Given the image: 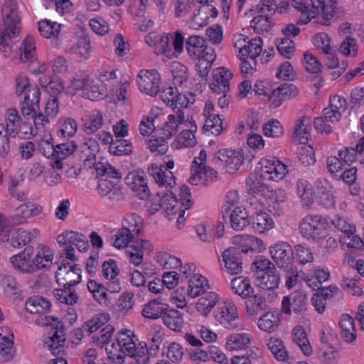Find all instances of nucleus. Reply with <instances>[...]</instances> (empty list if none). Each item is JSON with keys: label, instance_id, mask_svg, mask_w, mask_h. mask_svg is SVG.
Instances as JSON below:
<instances>
[{"label": "nucleus", "instance_id": "obj_56", "mask_svg": "<svg viewBox=\"0 0 364 364\" xmlns=\"http://www.w3.org/2000/svg\"><path fill=\"white\" fill-rule=\"evenodd\" d=\"M336 52V50L334 48V50H329L328 53H326L327 55L326 64L329 68H338V70L333 74L335 77H337L346 69L347 64L343 62L340 65Z\"/></svg>", "mask_w": 364, "mask_h": 364}, {"label": "nucleus", "instance_id": "obj_18", "mask_svg": "<svg viewBox=\"0 0 364 364\" xmlns=\"http://www.w3.org/2000/svg\"><path fill=\"white\" fill-rule=\"evenodd\" d=\"M57 323L53 327V331H51L52 336H48L46 341L45 344L47 345L49 350L55 356L64 354V343L65 341V334L63 333V326Z\"/></svg>", "mask_w": 364, "mask_h": 364}, {"label": "nucleus", "instance_id": "obj_53", "mask_svg": "<svg viewBox=\"0 0 364 364\" xmlns=\"http://www.w3.org/2000/svg\"><path fill=\"white\" fill-rule=\"evenodd\" d=\"M148 149L151 153L162 155L164 154L168 149V144L166 139L161 136L160 137L152 136L147 141Z\"/></svg>", "mask_w": 364, "mask_h": 364}, {"label": "nucleus", "instance_id": "obj_20", "mask_svg": "<svg viewBox=\"0 0 364 364\" xmlns=\"http://www.w3.org/2000/svg\"><path fill=\"white\" fill-rule=\"evenodd\" d=\"M147 171L159 187L173 188L175 186V177L171 171L164 170L155 164H151Z\"/></svg>", "mask_w": 364, "mask_h": 364}, {"label": "nucleus", "instance_id": "obj_21", "mask_svg": "<svg viewBox=\"0 0 364 364\" xmlns=\"http://www.w3.org/2000/svg\"><path fill=\"white\" fill-rule=\"evenodd\" d=\"M311 118L302 116L294 123L293 140L300 144H306L311 138Z\"/></svg>", "mask_w": 364, "mask_h": 364}, {"label": "nucleus", "instance_id": "obj_33", "mask_svg": "<svg viewBox=\"0 0 364 364\" xmlns=\"http://www.w3.org/2000/svg\"><path fill=\"white\" fill-rule=\"evenodd\" d=\"M164 323L171 330L181 331L183 326V314L176 309L165 310L162 316Z\"/></svg>", "mask_w": 364, "mask_h": 364}, {"label": "nucleus", "instance_id": "obj_38", "mask_svg": "<svg viewBox=\"0 0 364 364\" xmlns=\"http://www.w3.org/2000/svg\"><path fill=\"white\" fill-rule=\"evenodd\" d=\"M207 279L199 274H194L188 281V295L195 298L205 294L209 288Z\"/></svg>", "mask_w": 364, "mask_h": 364}, {"label": "nucleus", "instance_id": "obj_3", "mask_svg": "<svg viewBox=\"0 0 364 364\" xmlns=\"http://www.w3.org/2000/svg\"><path fill=\"white\" fill-rule=\"evenodd\" d=\"M138 339L134 333L130 330L122 331L117 336V345L119 350L123 355H117V360L119 364L124 362V355H129L136 360L137 364H149V355L146 346H141V343L136 346V341Z\"/></svg>", "mask_w": 364, "mask_h": 364}, {"label": "nucleus", "instance_id": "obj_41", "mask_svg": "<svg viewBox=\"0 0 364 364\" xmlns=\"http://www.w3.org/2000/svg\"><path fill=\"white\" fill-rule=\"evenodd\" d=\"M50 306L49 301L39 296L31 297L25 304L26 310L31 314H41Z\"/></svg>", "mask_w": 364, "mask_h": 364}, {"label": "nucleus", "instance_id": "obj_13", "mask_svg": "<svg viewBox=\"0 0 364 364\" xmlns=\"http://www.w3.org/2000/svg\"><path fill=\"white\" fill-rule=\"evenodd\" d=\"M215 158L225 166L229 173H234L238 170L244 160L240 151L226 149L219 150L215 154Z\"/></svg>", "mask_w": 364, "mask_h": 364}, {"label": "nucleus", "instance_id": "obj_6", "mask_svg": "<svg viewBox=\"0 0 364 364\" xmlns=\"http://www.w3.org/2000/svg\"><path fill=\"white\" fill-rule=\"evenodd\" d=\"M137 85L141 92L151 97L161 90V78L156 70H141L137 77Z\"/></svg>", "mask_w": 364, "mask_h": 364}, {"label": "nucleus", "instance_id": "obj_45", "mask_svg": "<svg viewBox=\"0 0 364 364\" xmlns=\"http://www.w3.org/2000/svg\"><path fill=\"white\" fill-rule=\"evenodd\" d=\"M109 151L114 156L129 155L133 151V146L127 139H117L109 145Z\"/></svg>", "mask_w": 364, "mask_h": 364}, {"label": "nucleus", "instance_id": "obj_30", "mask_svg": "<svg viewBox=\"0 0 364 364\" xmlns=\"http://www.w3.org/2000/svg\"><path fill=\"white\" fill-rule=\"evenodd\" d=\"M225 217V218H226ZM230 225L237 231L242 230L250 224L249 215L247 210L242 207L234 208L229 213Z\"/></svg>", "mask_w": 364, "mask_h": 364}, {"label": "nucleus", "instance_id": "obj_7", "mask_svg": "<svg viewBox=\"0 0 364 364\" xmlns=\"http://www.w3.org/2000/svg\"><path fill=\"white\" fill-rule=\"evenodd\" d=\"M109 318V316L107 313L96 314L92 318V343L100 348L109 343L114 331L113 326L110 325L99 330L108 321Z\"/></svg>", "mask_w": 364, "mask_h": 364}, {"label": "nucleus", "instance_id": "obj_44", "mask_svg": "<svg viewBox=\"0 0 364 364\" xmlns=\"http://www.w3.org/2000/svg\"><path fill=\"white\" fill-rule=\"evenodd\" d=\"M92 298L102 307H109L112 305L107 289L94 281H92Z\"/></svg>", "mask_w": 364, "mask_h": 364}, {"label": "nucleus", "instance_id": "obj_35", "mask_svg": "<svg viewBox=\"0 0 364 364\" xmlns=\"http://www.w3.org/2000/svg\"><path fill=\"white\" fill-rule=\"evenodd\" d=\"M167 308H168L167 304L158 299H154L144 305L141 314L147 318L157 319L163 316Z\"/></svg>", "mask_w": 364, "mask_h": 364}, {"label": "nucleus", "instance_id": "obj_4", "mask_svg": "<svg viewBox=\"0 0 364 364\" xmlns=\"http://www.w3.org/2000/svg\"><path fill=\"white\" fill-rule=\"evenodd\" d=\"M327 220L320 215L309 214L299 223L300 235L305 239L318 241L326 233Z\"/></svg>", "mask_w": 364, "mask_h": 364}, {"label": "nucleus", "instance_id": "obj_43", "mask_svg": "<svg viewBox=\"0 0 364 364\" xmlns=\"http://www.w3.org/2000/svg\"><path fill=\"white\" fill-rule=\"evenodd\" d=\"M274 221L272 217L265 212L259 211L253 218V228L256 232L262 233L273 228Z\"/></svg>", "mask_w": 364, "mask_h": 364}, {"label": "nucleus", "instance_id": "obj_46", "mask_svg": "<svg viewBox=\"0 0 364 364\" xmlns=\"http://www.w3.org/2000/svg\"><path fill=\"white\" fill-rule=\"evenodd\" d=\"M262 173L260 174H251L246 179V185L248 193L252 194H262L267 189L266 185L263 183Z\"/></svg>", "mask_w": 364, "mask_h": 364}, {"label": "nucleus", "instance_id": "obj_59", "mask_svg": "<svg viewBox=\"0 0 364 364\" xmlns=\"http://www.w3.org/2000/svg\"><path fill=\"white\" fill-rule=\"evenodd\" d=\"M279 53L286 58H291L295 51L294 42L289 38H283L276 42Z\"/></svg>", "mask_w": 364, "mask_h": 364}, {"label": "nucleus", "instance_id": "obj_54", "mask_svg": "<svg viewBox=\"0 0 364 364\" xmlns=\"http://www.w3.org/2000/svg\"><path fill=\"white\" fill-rule=\"evenodd\" d=\"M38 24V31L44 38H49L51 36H56L60 32V24H57L55 22L42 20Z\"/></svg>", "mask_w": 364, "mask_h": 364}, {"label": "nucleus", "instance_id": "obj_8", "mask_svg": "<svg viewBox=\"0 0 364 364\" xmlns=\"http://www.w3.org/2000/svg\"><path fill=\"white\" fill-rule=\"evenodd\" d=\"M56 282L63 287H72L81 281V269L77 264H70L63 259L55 272Z\"/></svg>", "mask_w": 364, "mask_h": 364}, {"label": "nucleus", "instance_id": "obj_28", "mask_svg": "<svg viewBox=\"0 0 364 364\" xmlns=\"http://www.w3.org/2000/svg\"><path fill=\"white\" fill-rule=\"evenodd\" d=\"M246 299V310L250 316L256 317L262 311L267 310L269 307L264 296L259 294H250Z\"/></svg>", "mask_w": 364, "mask_h": 364}, {"label": "nucleus", "instance_id": "obj_22", "mask_svg": "<svg viewBox=\"0 0 364 364\" xmlns=\"http://www.w3.org/2000/svg\"><path fill=\"white\" fill-rule=\"evenodd\" d=\"M268 348L277 361L291 363L293 358L287 349L284 341L277 337L272 336L267 343Z\"/></svg>", "mask_w": 364, "mask_h": 364}, {"label": "nucleus", "instance_id": "obj_34", "mask_svg": "<svg viewBox=\"0 0 364 364\" xmlns=\"http://www.w3.org/2000/svg\"><path fill=\"white\" fill-rule=\"evenodd\" d=\"M341 328V336L347 343H352L356 339L354 320L348 314H343L339 323Z\"/></svg>", "mask_w": 364, "mask_h": 364}, {"label": "nucleus", "instance_id": "obj_57", "mask_svg": "<svg viewBox=\"0 0 364 364\" xmlns=\"http://www.w3.org/2000/svg\"><path fill=\"white\" fill-rule=\"evenodd\" d=\"M263 132L269 137H281L284 134V129L277 119H272L263 125Z\"/></svg>", "mask_w": 364, "mask_h": 364}, {"label": "nucleus", "instance_id": "obj_37", "mask_svg": "<svg viewBox=\"0 0 364 364\" xmlns=\"http://www.w3.org/2000/svg\"><path fill=\"white\" fill-rule=\"evenodd\" d=\"M21 117L16 109H9L4 124L5 133L11 138H15L18 134V129H20Z\"/></svg>", "mask_w": 364, "mask_h": 364}, {"label": "nucleus", "instance_id": "obj_49", "mask_svg": "<svg viewBox=\"0 0 364 364\" xmlns=\"http://www.w3.org/2000/svg\"><path fill=\"white\" fill-rule=\"evenodd\" d=\"M262 40L261 38H257L252 39L251 41H248L246 45V49L245 50L244 59L250 58L253 63V65H255L256 63L255 59L260 55L262 53Z\"/></svg>", "mask_w": 364, "mask_h": 364}, {"label": "nucleus", "instance_id": "obj_26", "mask_svg": "<svg viewBox=\"0 0 364 364\" xmlns=\"http://www.w3.org/2000/svg\"><path fill=\"white\" fill-rule=\"evenodd\" d=\"M77 145L74 141L61 143L56 145V159L50 164L51 166L56 169H62L63 161L66 159L77 150Z\"/></svg>", "mask_w": 364, "mask_h": 364}, {"label": "nucleus", "instance_id": "obj_2", "mask_svg": "<svg viewBox=\"0 0 364 364\" xmlns=\"http://www.w3.org/2000/svg\"><path fill=\"white\" fill-rule=\"evenodd\" d=\"M4 28L0 30V53L9 58L12 53L10 41L20 33V18L16 4L11 0H6L2 7Z\"/></svg>", "mask_w": 364, "mask_h": 364}, {"label": "nucleus", "instance_id": "obj_61", "mask_svg": "<svg viewBox=\"0 0 364 364\" xmlns=\"http://www.w3.org/2000/svg\"><path fill=\"white\" fill-rule=\"evenodd\" d=\"M205 9L206 8L200 6L198 12L194 14L189 23L191 28L198 29L208 23L209 16Z\"/></svg>", "mask_w": 364, "mask_h": 364}, {"label": "nucleus", "instance_id": "obj_23", "mask_svg": "<svg viewBox=\"0 0 364 364\" xmlns=\"http://www.w3.org/2000/svg\"><path fill=\"white\" fill-rule=\"evenodd\" d=\"M312 7L321 13L323 24L328 25L336 14L338 3L336 0H310Z\"/></svg>", "mask_w": 364, "mask_h": 364}, {"label": "nucleus", "instance_id": "obj_15", "mask_svg": "<svg viewBox=\"0 0 364 364\" xmlns=\"http://www.w3.org/2000/svg\"><path fill=\"white\" fill-rule=\"evenodd\" d=\"M308 301L306 294L301 290H298L290 296H284L282 301V311L286 314L291 313V309L295 313H299L307 309Z\"/></svg>", "mask_w": 364, "mask_h": 364}, {"label": "nucleus", "instance_id": "obj_60", "mask_svg": "<svg viewBox=\"0 0 364 364\" xmlns=\"http://www.w3.org/2000/svg\"><path fill=\"white\" fill-rule=\"evenodd\" d=\"M314 45L323 50L324 53H328L329 50H334V47L331 46V41L326 33H318L313 38Z\"/></svg>", "mask_w": 364, "mask_h": 364}, {"label": "nucleus", "instance_id": "obj_27", "mask_svg": "<svg viewBox=\"0 0 364 364\" xmlns=\"http://www.w3.org/2000/svg\"><path fill=\"white\" fill-rule=\"evenodd\" d=\"M292 342L296 344L306 355L312 354L313 350L304 328L301 326H295L291 333Z\"/></svg>", "mask_w": 364, "mask_h": 364}, {"label": "nucleus", "instance_id": "obj_10", "mask_svg": "<svg viewBox=\"0 0 364 364\" xmlns=\"http://www.w3.org/2000/svg\"><path fill=\"white\" fill-rule=\"evenodd\" d=\"M269 252L279 268L291 269L294 261V250L289 243L283 242L271 246Z\"/></svg>", "mask_w": 364, "mask_h": 364}, {"label": "nucleus", "instance_id": "obj_32", "mask_svg": "<svg viewBox=\"0 0 364 364\" xmlns=\"http://www.w3.org/2000/svg\"><path fill=\"white\" fill-rule=\"evenodd\" d=\"M192 176L189 183L193 186H207L209 181L217 177L218 173L210 167L191 169Z\"/></svg>", "mask_w": 364, "mask_h": 364}, {"label": "nucleus", "instance_id": "obj_52", "mask_svg": "<svg viewBox=\"0 0 364 364\" xmlns=\"http://www.w3.org/2000/svg\"><path fill=\"white\" fill-rule=\"evenodd\" d=\"M134 236L129 233V230L126 228H121L112 237V245L117 249L128 247V245L132 241Z\"/></svg>", "mask_w": 364, "mask_h": 364}, {"label": "nucleus", "instance_id": "obj_24", "mask_svg": "<svg viewBox=\"0 0 364 364\" xmlns=\"http://www.w3.org/2000/svg\"><path fill=\"white\" fill-rule=\"evenodd\" d=\"M297 94V88L294 85L284 83L279 85L277 89L272 90L269 95V98L274 99V107H277L281 105L282 101L296 97Z\"/></svg>", "mask_w": 364, "mask_h": 364}, {"label": "nucleus", "instance_id": "obj_48", "mask_svg": "<svg viewBox=\"0 0 364 364\" xmlns=\"http://www.w3.org/2000/svg\"><path fill=\"white\" fill-rule=\"evenodd\" d=\"M203 128L205 131H209L213 134L218 136L226 129V127L223 126V120L219 114L209 113Z\"/></svg>", "mask_w": 364, "mask_h": 364}, {"label": "nucleus", "instance_id": "obj_63", "mask_svg": "<svg viewBox=\"0 0 364 364\" xmlns=\"http://www.w3.org/2000/svg\"><path fill=\"white\" fill-rule=\"evenodd\" d=\"M239 203V196L236 191H229L225 197V204L222 206L221 212L223 217L229 216L230 211L235 208L236 205Z\"/></svg>", "mask_w": 364, "mask_h": 364}, {"label": "nucleus", "instance_id": "obj_25", "mask_svg": "<svg viewBox=\"0 0 364 364\" xmlns=\"http://www.w3.org/2000/svg\"><path fill=\"white\" fill-rule=\"evenodd\" d=\"M280 276L277 270H272L267 273H260L256 276V285L263 290L273 291L279 287Z\"/></svg>", "mask_w": 364, "mask_h": 364}, {"label": "nucleus", "instance_id": "obj_39", "mask_svg": "<svg viewBox=\"0 0 364 364\" xmlns=\"http://www.w3.org/2000/svg\"><path fill=\"white\" fill-rule=\"evenodd\" d=\"M218 301V295L213 291L202 294L196 304L197 310L203 316H207Z\"/></svg>", "mask_w": 364, "mask_h": 364}, {"label": "nucleus", "instance_id": "obj_58", "mask_svg": "<svg viewBox=\"0 0 364 364\" xmlns=\"http://www.w3.org/2000/svg\"><path fill=\"white\" fill-rule=\"evenodd\" d=\"M250 26L258 33L268 32L271 29L270 18L266 15L255 16L250 22Z\"/></svg>", "mask_w": 364, "mask_h": 364}, {"label": "nucleus", "instance_id": "obj_51", "mask_svg": "<svg viewBox=\"0 0 364 364\" xmlns=\"http://www.w3.org/2000/svg\"><path fill=\"white\" fill-rule=\"evenodd\" d=\"M54 296L60 303L73 305L77 303L78 300L77 295L75 291L71 290V287H63L55 290Z\"/></svg>", "mask_w": 364, "mask_h": 364}, {"label": "nucleus", "instance_id": "obj_29", "mask_svg": "<svg viewBox=\"0 0 364 364\" xmlns=\"http://www.w3.org/2000/svg\"><path fill=\"white\" fill-rule=\"evenodd\" d=\"M281 322L279 314L277 311H267L259 318L257 325L261 331L274 333L278 328Z\"/></svg>", "mask_w": 364, "mask_h": 364}, {"label": "nucleus", "instance_id": "obj_17", "mask_svg": "<svg viewBox=\"0 0 364 364\" xmlns=\"http://www.w3.org/2000/svg\"><path fill=\"white\" fill-rule=\"evenodd\" d=\"M186 123L184 111L177 109L176 114L168 115V120L161 129L160 134L166 139H170L178 133L180 125Z\"/></svg>", "mask_w": 364, "mask_h": 364}, {"label": "nucleus", "instance_id": "obj_9", "mask_svg": "<svg viewBox=\"0 0 364 364\" xmlns=\"http://www.w3.org/2000/svg\"><path fill=\"white\" fill-rule=\"evenodd\" d=\"M126 184L141 200L147 199L150 196V190L148 186V178L146 173L142 170L132 171L124 178Z\"/></svg>", "mask_w": 364, "mask_h": 364}, {"label": "nucleus", "instance_id": "obj_1", "mask_svg": "<svg viewBox=\"0 0 364 364\" xmlns=\"http://www.w3.org/2000/svg\"><path fill=\"white\" fill-rule=\"evenodd\" d=\"M96 171V193L110 203H118L125 200L121 179L122 174L105 159L94 163Z\"/></svg>", "mask_w": 364, "mask_h": 364}, {"label": "nucleus", "instance_id": "obj_64", "mask_svg": "<svg viewBox=\"0 0 364 364\" xmlns=\"http://www.w3.org/2000/svg\"><path fill=\"white\" fill-rule=\"evenodd\" d=\"M59 123L60 124V129L59 132L63 137H71L77 131V123L72 118H66L60 119Z\"/></svg>", "mask_w": 364, "mask_h": 364}, {"label": "nucleus", "instance_id": "obj_16", "mask_svg": "<svg viewBox=\"0 0 364 364\" xmlns=\"http://www.w3.org/2000/svg\"><path fill=\"white\" fill-rule=\"evenodd\" d=\"M233 74L225 68H218L213 73V79L210 84V88L215 94L228 93L230 90V80Z\"/></svg>", "mask_w": 364, "mask_h": 364}, {"label": "nucleus", "instance_id": "obj_31", "mask_svg": "<svg viewBox=\"0 0 364 364\" xmlns=\"http://www.w3.org/2000/svg\"><path fill=\"white\" fill-rule=\"evenodd\" d=\"M10 334L9 328H5V332L4 328H0V359L4 362L11 360L14 353V341L8 337Z\"/></svg>", "mask_w": 364, "mask_h": 364}, {"label": "nucleus", "instance_id": "obj_40", "mask_svg": "<svg viewBox=\"0 0 364 364\" xmlns=\"http://www.w3.org/2000/svg\"><path fill=\"white\" fill-rule=\"evenodd\" d=\"M205 46V39L199 36H191L186 41V50L192 59H196L202 55L203 49Z\"/></svg>", "mask_w": 364, "mask_h": 364}, {"label": "nucleus", "instance_id": "obj_42", "mask_svg": "<svg viewBox=\"0 0 364 364\" xmlns=\"http://www.w3.org/2000/svg\"><path fill=\"white\" fill-rule=\"evenodd\" d=\"M231 288L235 294L240 296L242 298H247L254 291L248 278L237 277L231 282Z\"/></svg>", "mask_w": 364, "mask_h": 364}, {"label": "nucleus", "instance_id": "obj_55", "mask_svg": "<svg viewBox=\"0 0 364 364\" xmlns=\"http://www.w3.org/2000/svg\"><path fill=\"white\" fill-rule=\"evenodd\" d=\"M172 39L171 33H164L159 36L158 41L155 47V52L157 54H164L169 55L172 53L171 41Z\"/></svg>", "mask_w": 364, "mask_h": 364}, {"label": "nucleus", "instance_id": "obj_36", "mask_svg": "<svg viewBox=\"0 0 364 364\" xmlns=\"http://www.w3.org/2000/svg\"><path fill=\"white\" fill-rule=\"evenodd\" d=\"M252 336L247 333H232L227 338L226 348L230 350H241L247 347Z\"/></svg>", "mask_w": 364, "mask_h": 364}, {"label": "nucleus", "instance_id": "obj_12", "mask_svg": "<svg viewBox=\"0 0 364 364\" xmlns=\"http://www.w3.org/2000/svg\"><path fill=\"white\" fill-rule=\"evenodd\" d=\"M262 176L264 179L278 181L287 175V166L275 159H262L260 162Z\"/></svg>", "mask_w": 364, "mask_h": 364}, {"label": "nucleus", "instance_id": "obj_19", "mask_svg": "<svg viewBox=\"0 0 364 364\" xmlns=\"http://www.w3.org/2000/svg\"><path fill=\"white\" fill-rule=\"evenodd\" d=\"M33 253V248L32 247H27L20 253L12 256L10 262L16 269L23 273H33L35 272V267L30 262Z\"/></svg>", "mask_w": 364, "mask_h": 364}, {"label": "nucleus", "instance_id": "obj_50", "mask_svg": "<svg viewBox=\"0 0 364 364\" xmlns=\"http://www.w3.org/2000/svg\"><path fill=\"white\" fill-rule=\"evenodd\" d=\"M90 48V36H85L83 38H80L76 46L72 49L80 60H84L89 58Z\"/></svg>", "mask_w": 364, "mask_h": 364}, {"label": "nucleus", "instance_id": "obj_62", "mask_svg": "<svg viewBox=\"0 0 364 364\" xmlns=\"http://www.w3.org/2000/svg\"><path fill=\"white\" fill-rule=\"evenodd\" d=\"M171 73L176 84L181 85L188 79V69L180 63H173L171 65Z\"/></svg>", "mask_w": 364, "mask_h": 364}, {"label": "nucleus", "instance_id": "obj_5", "mask_svg": "<svg viewBox=\"0 0 364 364\" xmlns=\"http://www.w3.org/2000/svg\"><path fill=\"white\" fill-rule=\"evenodd\" d=\"M214 316L217 321L224 328L235 330L241 328L237 308L232 301H224L220 304L214 311Z\"/></svg>", "mask_w": 364, "mask_h": 364}, {"label": "nucleus", "instance_id": "obj_14", "mask_svg": "<svg viewBox=\"0 0 364 364\" xmlns=\"http://www.w3.org/2000/svg\"><path fill=\"white\" fill-rule=\"evenodd\" d=\"M31 234L22 228H11L6 231L0 233V238L3 242H9L13 247H21L31 242Z\"/></svg>", "mask_w": 364, "mask_h": 364}, {"label": "nucleus", "instance_id": "obj_47", "mask_svg": "<svg viewBox=\"0 0 364 364\" xmlns=\"http://www.w3.org/2000/svg\"><path fill=\"white\" fill-rule=\"evenodd\" d=\"M144 225L143 218L135 214H128L125 217L123 223L122 228H126L129 230V233L134 235H139Z\"/></svg>", "mask_w": 364, "mask_h": 364}, {"label": "nucleus", "instance_id": "obj_11", "mask_svg": "<svg viewBox=\"0 0 364 364\" xmlns=\"http://www.w3.org/2000/svg\"><path fill=\"white\" fill-rule=\"evenodd\" d=\"M246 252L235 247L226 249L222 255L225 270L231 275L240 274L242 271V255Z\"/></svg>", "mask_w": 364, "mask_h": 364}]
</instances>
